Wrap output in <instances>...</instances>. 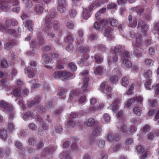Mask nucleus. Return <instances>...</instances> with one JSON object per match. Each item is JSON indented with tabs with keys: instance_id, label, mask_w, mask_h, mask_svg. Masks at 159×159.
Wrapping results in <instances>:
<instances>
[{
	"instance_id": "aec40b11",
	"label": "nucleus",
	"mask_w": 159,
	"mask_h": 159,
	"mask_svg": "<svg viewBox=\"0 0 159 159\" xmlns=\"http://www.w3.org/2000/svg\"><path fill=\"white\" fill-rule=\"evenodd\" d=\"M55 146H51L49 148H46L44 150V152L46 154H49L52 153L56 149Z\"/></svg>"
},
{
	"instance_id": "c03bdc74",
	"label": "nucleus",
	"mask_w": 159,
	"mask_h": 159,
	"mask_svg": "<svg viewBox=\"0 0 159 159\" xmlns=\"http://www.w3.org/2000/svg\"><path fill=\"white\" fill-rule=\"evenodd\" d=\"M83 17L85 19H87L90 16V14L87 9H85L83 13Z\"/></svg>"
},
{
	"instance_id": "79ce46f5",
	"label": "nucleus",
	"mask_w": 159,
	"mask_h": 159,
	"mask_svg": "<svg viewBox=\"0 0 159 159\" xmlns=\"http://www.w3.org/2000/svg\"><path fill=\"white\" fill-rule=\"evenodd\" d=\"M13 94L16 97H19L20 96L21 90L18 88L16 89L13 91Z\"/></svg>"
},
{
	"instance_id": "5701e85b",
	"label": "nucleus",
	"mask_w": 159,
	"mask_h": 159,
	"mask_svg": "<svg viewBox=\"0 0 159 159\" xmlns=\"http://www.w3.org/2000/svg\"><path fill=\"white\" fill-rule=\"evenodd\" d=\"M7 130L4 128L0 129V137L2 139L4 140L7 137Z\"/></svg>"
},
{
	"instance_id": "4d7b16f0",
	"label": "nucleus",
	"mask_w": 159,
	"mask_h": 159,
	"mask_svg": "<svg viewBox=\"0 0 159 159\" xmlns=\"http://www.w3.org/2000/svg\"><path fill=\"white\" fill-rule=\"evenodd\" d=\"M7 2L11 3L13 6L18 5L19 4L18 0H8Z\"/></svg>"
},
{
	"instance_id": "f704fd0d",
	"label": "nucleus",
	"mask_w": 159,
	"mask_h": 159,
	"mask_svg": "<svg viewBox=\"0 0 159 159\" xmlns=\"http://www.w3.org/2000/svg\"><path fill=\"white\" fill-rule=\"evenodd\" d=\"M123 64L127 67H130L132 66V64L131 61L129 59H125L123 60Z\"/></svg>"
},
{
	"instance_id": "f3484780",
	"label": "nucleus",
	"mask_w": 159,
	"mask_h": 159,
	"mask_svg": "<svg viewBox=\"0 0 159 159\" xmlns=\"http://www.w3.org/2000/svg\"><path fill=\"white\" fill-rule=\"evenodd\" d=\"M128 20L129 22L130 23V25L132 27H135L137 24V20H134L132 22V16L131 15H129L128 17Z\"/></svg>"
},
{
	"instance_id": "3c124183",
	"label": "nucleus",
	"mask_w": 159,
	"mask_h": 159,
	"mask_svg": "<svg viewBox=\"0 0 159 159\" xmlns=\"http://www.w3.org/2000/svg\"><path fill=\"white\" fill-rule=\"evenodd\" d=\"M107 0H100L99 1L97 0L95 1V2L93 3V4L95 6H99L103 4L104 3L107 2Z\"/></svg>"
},
{
	"instance_id": "c756f323",
	"label": "nucleus",
	"mask_w": 159,
	"mask_h": 159,
	"mask_svg": "<svg viewBox=\"0 0 159 159\" xmlns=\"http://www.w3.org/2000/svg\"><path fill=\"white\" fill-rule=\"evenodd\" d=\"M133 111L134 113L138 116H140L142 112L141 108L139 107H134L133 109Z\"/></svg>"
},
{
	"instance_id": "49530a36",
	"label": "nucleus",
	"mask_w": 159,
	"mask_h": 159,
	"mask_svg": "<svg viewBox=\"0 0 159 159\" xmlns=\"http://www.w3.org/2000/svg\"><path fill=\"white\" fill-rule=\"evenodd\" d=\"M111 25L113 27H116L118 25V21L114 19L111 18L109 20Z\"/></svg>"
},
{
	"instance_id": "393cba45",
	"label": "nucleus",
	"mask_w": 159,
	"mask_h": 159,
	"mask_svg": "<svg viewBox=\"0 0 159 159\" xmlns=\"http://www.w3.org/2000/svg\"><path fill=\"white\" fill-rule=\"evenodd\" d=\"M25 26L30 31H32L33 30V24L31 20H27L25 23Z\"/></svg>"
},
{
	"instance_id": "4c0bfd02",
	"label": "nucleus",
	"mask_w": 159,
	"mask_h": 159,
	"mask_svg": "<svg viewBox=\"0 0 159 159\" xmlns=\"http://www.w3.org/2000/svg\"><path fill=\"white\" fill-rule=\"evenodd\" d=\"M129 84V80L126 77H123L121 80V84L124 87L127 86Z\"/></svg>"
},
{
	"instance_id": "e433bc0d",
	"label": "nucleus",
	"mask_w": 159,
	"mask_h": 159,
	"mask_svg": "<svg viewBox=\"0 0 159 159\" xmlns=\"http://www.w3.org/2000/svg\"><path fill=\"white\" fill-rule=\"evenodd\" d=\"M62 71H56L53 74V76L56 79H59L62 77Z\"/></svg>"
},
{
	"instance_id": "6e6d98bb",
	"label": "nucleus",
	"mask_w": 159,
	"mask_h": 159,
	"mask_svg": "<svg viewBox=\"0 0 159 159\" xmlns=\"http://www.w3.org/2000/svg\"><path fill=\"white\" fill-rule=\"evenodd\" d=\"M56 16L54 10L52 9L50 10V11L49 12L48 15L47 16L48 17L51 19L54 18Z\"/></svg>"
},
{
	"instance_id": "f257e3e1",
	"label": "nucleus",
	"mask_w": 159,
	"mask_h": 159,
	"mask_svg": "<svg viewBox=\"0 0 159 159\" xmlns=\"http://www.w3.org/2000/svg\"><path fill=\"white\" fill-rule=\"evenodd\" d=\"M80 76H81V81L79 85L81 86L84 92L87 93L88 91V87L89 80L88 72L87 71L85 70L80 73Z\"/></svg>"
},
{
	"instance_id": "0e129e2a",
	"label": "nucleus",
	"mask_w": 159,
	"mask_h": 159,
	"mask_svg": "<svg viewBox=\"0 0 159 159\" xmlns=\"http://www.w3.org/2000/svg\"><path fill=\"white\" fill-rule=\"evenodd\" d=\"M135 98H130L127 102V105L128 107H129L131 104L135 102Z\"/></svg>"
},
{
	"instance_id": "a18cd8bd",
	"label": "nucleus",
	"mask_w": 159,
	"mask_h": 159,
	"mask_svg": "<svg viewBox=\"0 0 159 159\" xmlns=\"http://www.w3.org/2000/svg\"><path fill=\"white\" fill-rule=\"evenodd\" d=\"M95 58L97 63H100L102 61V58L100 54H96L95 56Z\"/></svg>"
},
{
	"instance_id": "864d4df0",
	"label": "nucleus",
	"mask_w": 159,
	"mask_h": 159,
	"mask_svg": "<svg viewBox=\"0 0 159 159\" xmlns=\"http://www.w3.org/2000/svg\"><path fill=\"white\" fill-rule=\"evenodd\" d=\"M33 113L31 112H28L26 113L24 115L23 118L25 119H26L30 117H32L33 116Z\"/></svg>"
},
{
	"instance_id": "4be33fe9",
	"label": "nucleus",
	"mask_w": 159,
	"mask_h": 159,
	"mask_svg": "<svg viewBox=\"0 0 159 159\" xmlns=\"http://www.w3.org/2000/svg\"><path fill=\"white\" fill-rule=\"evenodd\" d=\"M78 34L80 40L78 41L77 40V43L78 44H80V43H82L83 42V37L84 35L83 31L82 30H79L78 32Z\"/></svg>"
},
{
	"instance_id": "58836bf2",
	"label": "nucleus",
	"mask_w": 159,
	"mask_h": 159,
	"mask_svg": "<svg viewBox=\"0 0 159 159\" xmlns=\"http://www.w3.org/2000/svg\"><path fill=\"white\" fill-rule=\"evenodd\" d=\"M123 59H129L132 57V54L127 51H125L123 54Z\"/></svg>"
},
{
	"instance_id": "72a5a7b5",
	"label": "nucleus",
	"mask_w": 159,
	"mask_h": 159,
	"mask_svg": "<svg viewBox=\"0 0 159 159\" xmlns=\"http://www.w3.org/2000/svg\"><path fill=\"white\" fill-rule=\"evenodd\" d=\"M103 69L100 66H97L94 70V73L96 75H101L103 73Z\"/></svg>"
},
{
	"instance_id": "052dcab7",
	"label": "nucleus",
	"mask_w": 159,
	"mask_h": 159,
	"mask_svg": "<svg viewBox=\"0 0 159 159\" xmlns=\"http://www.w3.org/2000/svg\"><path fill=\"white\" fill-rule=\"evenodd\" d=\"M33 4L32 2L30 0H28L25 3V7L27 9H29L31 8Z\"/></svg>"
},
{
	"instance_id": "09e8293b",
	"label": "nucleus",
	"mask_w": 159,
	"mask_h": 159,
	"mask_svg": "<svg viewBox=\"0 0 159 159\" xmlns=\"http://www.w3.org/2000/svg\"><path fill=\"white\" fill-rule=\"evenodd\" d=\"M79 50L81 52L85 53L89 51V48L88 47L81 46L80 47Z\"/></svg>"
},
{
	"instance_id": "f8f14e48",
	"label": "nucleus",
	"mask_w": 159,
	"mask_h": 159,
	"mask_svg": "<svg viewBox=\"0 0 159 159\" xmlns=\"http://www.w3.org/2000/svg\"><path fill=\"white\" fill-rule=\"evenodd\" d=\"M0 30L2 31H4L6 32L13 35L14 36L17 35V33L15 30L11 29H7L1 23H0Z\"/></svg>"
},
{
	"instance_id": "dca6fc26",
	"label": "nucleus",
	"mask_w": 159,
	"mask_h": 159,
	"mask_svg": "<svg viewBox=\"0 0 159 159\" xmlns=\"http://www.w3.org/2000/svg\"><path fill=\"white\" fill-rule=\"evenodd\" d=\"M60 157L61 159H71L69 152L66 151L61 153L60 155Z\"/></svg>"
},
{
	"instance_id": "c9c22d12",
	"label": "nucleus",
	"mask_w": 159,
	"mask_h": 159,
	"mask_svg": "<svg viewBox=\"0 0 159 159\" xmlns=\"http://www.w3.org/2000/svg\"><path fill=\"white\" fill-rule=\"evenodd\" d=\"M75 120L74 119H70L67 122V125L68 127H73L75 125Z\"/></svg>"
},
{
	"instance_id": "423d86ee",
	"label": "nucleus",
	"mask_w": 159,
	"mask_h": 159,
	"mask_svg": "<svg viewBox=\"0 0 159 159\" xmlns=\"http://www.w3.org/2000/svg\"><path fill=\"white\" fill-rule=\"evenodd\" d=\"M142 46V40L140 36H137L136 38V43L134 44V50L135 55L137 57H140L142 55L141 47Z\"/></svg>"
},
{
	"instance_id": "774afa93",
	"label": "nucleus",
	"mask_w": 159,
	"mask_h": 159,
	"mask_svg": "<svg viewBox=\"0 0 159 159\" xmlns=\"http://www.w3.org/2000/svg\"><path fill=\"white\" fill-rule=\"evenodd\" d=\"M155 87V95L157 96L159 93V84L154 85Z\"/></svg>"
},
{
	"instance_id": "a211bd4d",
	"label": "nucleus",
	"mask_w": 159,
	"mask_h": 159,
	"mask_svg": "<svg viewBox=\"0 0 159 159\" xmlns=\"http://www.w3.org/2000/svg\"><path fill=\"white\" fill-rule=\"evenodd\" d=\"M62 77L65 79L67 80L69 78L72 77L73 75L70 72H68L66 71H62Z\"/></svg>"
},
{
	"instance_id": "6ab92c4d",
	"label": "nucleus",
	"mask_w": 159,
	"mask_h": 159,
	"mask_svg": "<svg viewBox=\"0 0 159 159\" xmlns=\"http://www.w3.org/2000/svg\"><path fill=\"white\" fill-rule=\"evenodd\" d=\"M116 54H113L108 59V64L111 65L112 63H116L118 60V57Z\"/></svg>"
},
{
	"instance_id": "13d9d810",
	"label": "nucleus",
	"mask_w": 159,
	"mask_h": 159,
	"mask_svg": "<svg viewBox=\"0 0 159 159\" xmlns=\"http://www.w3.org/2000/svg\"><path fill=\"white\" fill-rule=\"evenodd\" d=\"M69 67L72 71H75L77 69V66L75 63L71 62L69 64Z\"/></svg>"
},
{
	"instance_id": "603ef678",
	"label": "nucleus",
	"mask_w": 159,
	"mask_h": 159,
	"mask_svg": "<svg viewBox=\"0 0 159 159\" xmlns=\"http://www.w3.org/2000/svg\"><path fill=\"white\" fill-rule=\"evenodd\" d=\"M106 8H103L101 9L100 11H99L98 12L96 13V14L95 15V17L97 19H100V17H99V15H100L101 13H103L105 12L106 11Z\"/></svg>"
},
{
	"instance_id": "a19ab883",
	"label": "nucleus",
	"mask_w": 159,
	"mask_h": 159,
	"mask_svg": "<svg viewBox=\"0 0 159 159\" xmlns=\"http://www.w3.org/2000/svg\"><path fill=\"white\" fill-rule=\"evenodd\" d=\"M43 57L44 58V61L46 64H48L51 61V59L49 56L46 54H43Z\"/></svg>"
},
{
	"instance_id": "2f4dec72",
	"label": "nucleus",
	"mask_w": 159,
	"mask_h": 159,
	"mask_svg": "<svg viewBox=\"0 0 159 159\" xmlns=\"http://www.w3.org/2000/svg\"><path fill=\"white\" fill-rule=\"evenodd\" d=\"M118 128L123 133H125L126 132L127 126L124 124H120V123L118 125Z\"/></svg>"
},
{
	"instance_id": "37998d69",
	"label": "nucleus",
	"mask_w": 159,
	"mask_h": 159,
	"mask_svg": "<svg viewBox=\"0 0 159 159\" xmlns=\"http://www.w3.org/2000/svg\"><path fill=\"white\" fill-rule=\"evenodd\" d=\"M1 66L3 68H7L8 66V64L7 60L5 59H2L1 62Z\"/></svg>"
},
{
	"instance_id": "bb28decb",
	"label": "nucleus",
	"mask_w": 159,
	"mask_h": 159,
	"mask_svg": "<svg viewBox=\"0 0 159 159\" xmlns=\"http://www.w3.org/2000/svg\"><path fill=\"white\" fill-rule=\"evenodd\" d=\"M152 72L151 70L148 69L144 71L143 73L144 77L146 78H148L152 76Z\"/></svg>"
},
{
	"instance_id": "39448f33",
	"label": "nucleus",
	"mask_w": 159,
	"mask_h": 159,
	"mask_svg": "<svg viewBox=\"0 0 159 159\" xmlns=\"http://www.w3.org/2000/svg\"><path fill=\"white\" fill-rule=\"evenodd\" d=\"M37 65L36 62L32 61L29 63V66L25 69V72L27 69V75L29 78H33L37 73V71L34 67Z\"/></svg>"
},
{
	"instance_id": "412c9836",
	"label": "nucleus",
	"mask_w": 159,
	"mask_h": 159,
	"mask_svg": "<svg viewBox=\"0 0 159 159\" xmlns=\"http://www.w3.org/2000/svg\"><path fill=\"white\" fill-rule=\"evenodd\" d=\"M102 128L99 126L95 127L93 130V134L95 136L99 135L102 131Z\"/></svg>"
},
{
	"instance_id": "c85d7f7f",
	"label": "nucleus",
	"mask_w": 159,
	"mask_h": 159,
	"mask_svg": "<svg viewBox=\"0 0 159 159\" xmlns=\"http://www.w3.org/2000/svg\"><path fill=\"white\" fill-rule=\"evenodd\" d=\"M39 99L38 97H37L35 98L34 100L30 101L28 103L27 105L29 107L34 105L35 104L37 103L39 101Z\"/></svg>"
},
{
	"instance_id": "5fc2aeb1",
	"label": "nucleus",
	"mask_w": 159,
	"mask_h": 159,
	"mask_svg": "<svg viewBox=\"0 0 159 159\" xmlns=\"http://www.w3.org/2000/svg\"><path fill=\"white\" fill-rule=\"evenodd\" d=\"M118 76L115 75L111 77L110 80L112 83L114 84L118 81Z\"/></svg>"
},
{
	"instance_id": "de8ad7c7",
	"label": "nucleus",
	"mask_w": 159,
	"mask_h": 159,
	"mask_svg": "<svg viewBox=\"0 0 159 159\" xmlns=\"http://www.w3.org/2000/svg\"><path fill=\"white\" fill-rule=\"evenodd\" d=\"M66 91V90L63 89L60 90V91L58 93L57 95L60 96L61 98H64L65 97V94Z\"/></svg>"
},
{
	"instance_id": "9b49d317",
	"label": "nucleus",
	"mask_w": 159,
	"mask_h": 159,
	"mask_svg": "<svg viewBox=\"0 0 159 159\" xmlns=\"http://www.w3.org/2000/svg\"><path fill=\"white\" fill-rule=\"evenodd\" d=\"M43 5L42 2H38L35 5L34 12L38 14H42L44 9Z\"/></svg>"
},
{
	"instance_id": "680f3d73",
	"label": "nucleus",
	"mask_w": 159,
	"mask_h": 159,
	"mask_svg": "<svg viewBox=\"0 0 159 159\" xmlns=\"http://www.w3.org/2000/svg\"><path fill=\"white\" fill-rule=\"evenodd\" d=\"M73 41L72 37L71 35H69L67 36L65 39V41L67 43H69L71 44Z\"/></svg>"
},
{
	"instance_id": "0eeeda50",
	"label": "nucleus",
	"mask_w": 159,
	"mask_h": 159,
	"mask_svg": "<svg viewBox=\"0 0 159 159\" xmlns=\"http://www.w3.org/2000/svg\"><path fill=\"white\" fill-rule=\"evenodd\" d=\"M101 91L105 94L108 98H111V95L110 92L111 90V88L108 86V83L106 81H104L100 85Z\"/></svg>"
},
{
	"instance_id": "6e6552de",
	"label": "nucleus",
	"mask_w": 159,
	"mask_h": 159,
	"mask_svg": "<svg viewBox=\"0 0 159 159\" xmlns=\"http://www.w3.org/2000/svg\"><path fill=\"white\" fill-rule=\"evenodd\" d=\"M98 102L95 98H92L90 100V105L89 108V111L92 112L96 111L101 108L98 107Z\"/></svg>"
},
{
	"instance_id": "a878e982",
	"label": "nucleus",
	"mask_w": 159,
	"mask_h": 159,
	"mask_svg": "<svg viewBox=\"0 0 159 159\" xmlns=\"http://www.w3.org/2000/svg\"><path fill=\"white\" fill-rule=\"evenodd\" d=\"M55 30H49L47 32V36L49 39H52L55 36Z\"/></svg>"
},
{
	"instance_id": "338daca9",
	"label": "nucleus",
	"mask_w": 159,
	"mask_h": 159,
	"mask_svg": "<svg viewBox=\"0 0 159 159\" xmlns=\"http://www.w3.org/2000/svg\"><path fill=\"white\" fill-rule=\"evenodd\" d=\"M107 139L109 141H111L114 140V135H112L111 134H108L107 136Z\"/></svg>"
},
{
	"instance_id": "ddd939ff",
	"label": "nucleus",
	"mask_w": 159,
	"mask_h": 159,
	"mask_svg": "<svg viewBox=\"0 0 159 159\" xmlns=\"http://www.w3.org/2000/svg\"><path fill=\"white\" fill-rule=\"evenodd\" d=\"M138 27L140 28L142 32L145 33L148 29V25L143 21L139 20L138 24Z\"/></svg>"
},
{
	"instance_id": "1a4fd4ad",
	"label": "nucleus",
	"mask_w": 159,
	"mask_h": 159,
	"mask_svg": "<svg viewBox=\"0 0 159 159\" xmlns=\"http://www.w3.org/2000/svg\"><path fill=\"white\" fill-rule=\"evenodd\" d=\"M67 6L66 0H58L57 9L61 13H64L66 11Z\"/></svg>"
},
{
	"instance_id": "9d476101",
	"label": "nucleus",
	"mask_w": 159,
	"mask_h": 159,
	"mask_svg": "<svg viewBox=\"0 0 159 159\" xmlns=\"http://www.w3.org/2000/svg\"><path fill=\"white\" fill-rule=\"evenodd\" d=\"M81 93L78 89H73L70 92L69 95V99L71 101H77L78 96L81 95Z\"/></svg>"
},
{
	"instance_id": "cd10ccee",
	"label": "nucleus",
	"mask_w": 159,
	"mask_h": 159,
	"mask_svg": "<svg viewBox=\"0 0 159 159\" xmlns=\"http://www.w3.org/2000/svg\"><path fill=\"white\" fill-rule=\"evenodd\" d=\"M154 63V61L152 59H146L144 60L145 65L148 67L152 66Z\"/></svg>"
},
{
	"instance_id": "e2e57ef3",
	"label": "nucleus",
	"mask_w": 159,
	"mask_h": 159,
	"mask_svg": "<svg viewBox=\"0 0 159 159\" xmlns=\"http://www.w3.org/2000/svg\"><path fill=\"white\" fill-rule=\"evenodd\" d=\"M74 25L73 22L71 21H69L66 24L67 27L69 29H72L74 27Z\"/></svg>"
},
{
	"instance_id": "7ed1b4c3",
	"label": "nucleus",
	"mask_w": 159,
	"mask_h": 159,
	"mask_svg": "<svg viewBox=\"0 0 159 159\" xmlns=\"http://www.w3.org/2000/svg\"><path fill=\"white\" fill-rule=\"evenodd\" d=\"M103 25L102 27V30H104L105 34H108L110 33L111 29L110 28L108 22L107 21L104 20H101L99 22H96L94 23V27L96 30L100 28L101 25Z\"/></svg>"
},
{
	"instance_id": "473e14b6",
	"label": "nucleus",
	"mask_w": 159,
	"mask_h": 159,
	"mask_svg": "<svg viewBox=\"0 0 159 159\" xmlns=\"http://www.w3.org/2000/svg\"><path fill=\"white\" fill-rule=\"evenodd\" d=\"M80 97L78 100V102L80 104H83L85 103L86 102V97L85 95L84 94H82L80 95Z\"/></svg>"
},
{
	"instance_id": "2eb2a0df",
	"label": "nucleus",
	"mask_w": 159,
	"mask_h": 159,
	"mask_svg": "<svg viewBox=\"0 0 159 159\" xmlns=\"http://www.w3.org/2000/svg\"><path fill=\"white\" fill-rule=\"evenodd\" d=\"M96 123V122L94 119L92 118L87 120L84 123L85 125L86 126L91 127L94 125Z\"/></svg>"
},
{
	"instance_id": "b1692460",
	"label": "nucleus",
	"mask_w": 159,
	"mask_h": 159,
	"mask_svg": "<svg viewBox=\"0 0 159 159\" xmlns=\"http://www.w3.org/2000/svg\"><path fill=\"white\" fill-rule=\"evenodd\" d=\"M152 80L149 79L144 84V86L146 89L149 90L152 89L154 86V85H153L151 86Z\"/></svg>"
},
{
	"instance_id": "69168bd1",
	"label": "nucleus",
	"mask_w": 159,
	"mask_h": 159,
	"mask_svg": "<svg viewBox=\"0 0 159 159\" xmlns=\"http://www.w3.org/2000/svg\"><path fill=\"white\" fill-rule=\"evenodd\" d=\"M29 127L30 129L32 131H35L37 129V127L33 123L30 124L29 125Z\"/></svg>"
},
{
	"instance_id": "4468645a",
	"label": "nucleus",
	"mask_w": 159,
	"mask_h": 159,
	"mask_svg": "<svg viewBox=\"0 0 159 159\" xmlns=\"http://www.w3.org/2000/svg\"><path fill=\"white\" fill-rule=\"evenodd\" d=\"M111 49L116 55H120L122 52V48L119 45H116L115 47H113Z\"/></svg>"
},
{
	"instance_id": "8fccbe9b",
	"label": "nucleus",
	"mask_w": 159,
	"mask_h": 159,
	"mask_svg": "<svg viewBox=\"0 0 159 159\" xmlns=\"http://www.w3.org/2000/svg\"><path fill=\"white\" fill-rule=\"evenodd\" d=\"M103 118L106 122H108L110 120L111 117L107 113H105L104 114Z\"/></svg>"
},
{
	"instance_id": "ea45409f",
	"label": "nucleus",
	"mask_w": 159,
	"mask_h": 159,
	"mask_svg": "<svg viewBox=\"0 0 159 159\" xmlns=\"http://www.w3.org/2000/svg\"><path fill=\"white\" fill-rule=\"evenodd\" d=\"M97 142L99 148H103L104 147L105 145V143L104 140L101 139H98L97 140Z\"/></svg>"
},
{
	"instance_id": "bf43d9fd",
	"label": "nucleus",
	"mask_w": 159,
	"mask_h": 159,
	"mask_svg": "<svg viewBox=\"0 0 159 159\" xmlns=\"http://www.w3.org/2000/svg\"><path fill=\"white\" fill-rule=\"evenodd\" d=\"M98 36L96 34L94 33H92L89 35V39L91 41L96 40Z\"/></svg>"
},
{
	"instance_id": "20e7f679",
	"label": "nucleus",
	"mask_w": 159,
	"mask_h": 159,
	"mask_svg": "<svg viewBox=\"0 0 159 159\" xmlns=\"http://www.w3.org/2000/svg\"><path fill=\"white\" fill-rule=\"evenodd\" d=\"M44 24L46 27L49 30H56L58 27V21L52 20L48 16L46 17Z\"/></svg>"
},
{
	"instance_id": "7c9ffc66",
	"label": "nucleus",
	"mask_w": 159,
	"mask_h": 159,
	"mask_svg": "<svg viewBox=\"0 0 159 159\" xmlns=\"http://www.w3.org/2000/svg\"><path fill=\"white\" fill-rule=\"evenodd\" d=\"M14 45H15L14 42L13 41H10L5 44V48L7 50H9Z\"/></svg>"
},
{
	"instance_id": "f03ea898",
	"label": "nucleus",
	"mask_w": 159,
	"mask_h": 159,
	"mask_svg": "<svg viewBox=\"0 0 159 159\" xmlns=\"http://www.w3.org/2000/svg\"><path fill=\"white\" fill-rule=\"evenodd\" d=\"M0 106L4 109L7 113L9 115V118L12 119L14 116V113L11 105L2 100L0 102Z\"/></svg>"
}]
</instances>
